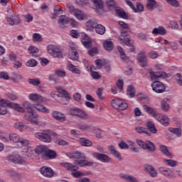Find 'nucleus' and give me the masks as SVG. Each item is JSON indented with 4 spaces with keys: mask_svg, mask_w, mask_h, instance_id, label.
Masks as SVG:
<instances>
[{
    "mask_svg": "<svg viewBox=\"0 0 182 182\" xmlns=\"http://www.w3.org/2000/svg\"><path fill=\"white\" fill-rule=\"evenodd\" d=\"M92 2L97 9H102L103 8V1L102 0H92Z\"/></svg>",
    "mask_w": 182,
    "mask_h": 182,
    "instance_id": "49530a36",
    "label": "nucleus"
},
{
    "mask_svg": "<svg viewBox=\"0 0 182 182\" xmlns=\"http://www.w3.org/2000/svg\"><path fill=\"white\" fill-rule=\"evenodd\" d=\"M115 12L119 18H122L123 19H127L129 18V16H127V14L123 10V9H115Z\"/></svg>",
    "mask_w": 182,
    "mask_h": 182,
    "instance_id": "473e14b6",
    "label": "nucleus"
},
{
    "mask_svg": "<svg viewBox=\"0 0 182 182\" xmlns=\"http://www.w3.org/2000/svg\"><path fill=\"white\" fill-rule=\"evenodd\" d=\"M170 26L171 29H178V23L176 21H170Z\"/></svg>",
    "mask_w": 182,
    "mask_h": 182,
    "instance_id": "774afa93",
    "label": "nucleus"
},
{
    "mask_svg": "<svg viewBox=\"0 0 182 182\" xmlns=\"http://www.w3.org/2000/svg\"><path fill=\"white\" fill-rule=\"evenodd\" d=\"M79 130H82V132H87V130H90L92 129V126L87 124H81L78 126Z\"/></svg>",
    "mask_w": 182,
    "mask_h": 182,
    "instance_id": "de8ad7c7",
    "label": "nucleus"
},
{
    "mask_svg": "<svg viewBox=\"0 0 182 182\" xmlns=\"http://www.w3.org/2000/svg\"><path fill=\"white\" fill-rule=\"evenodd\" d=\"M71 159H77L80 161H75V164H79L80 167H83V166H87L88 167H92L93 166V162H89L86 161V156L85 154L79 151L73 152L70 156Z\"/></svg>",
    "mask_w": 182,
    "mask_h": 182,
    "instance_id": "7ed1b4c3",
    "label": "nucleus"
},
{
    "mask_svg": "<svg viewBox=\"0 0 182 182\" xmlns=\"http://www.w3.org/2000/svg\"><path fill=\"white\" fill-rule=\"evenodd\" d=\"M121 178H123V180H125V181H129V182H139L137 178H136L134 176H129L126 174H120Z\"/></svg>",
    "mask_w": 182,
    "mask_h": 182,
    "instance_id": "7c9ffc66",
    "label": "nucleus"
},
{
    "mask_svg": "<svg viewBox=\"0 0 182 182\" xmlns=\"http://www.w3.org/2000/svg\"><path fill=\"white\" fill-rule=\"evenodd\" d=\"M143 11H144V6H143V4H141V3L140 2L136 3V9L135 7V9H134V12H135V14H137L139 12H143Z\"/></svg>",
    "mask_w": 182,
    "mask_h": 182,
    "instance_id": "8fccbe9b",
    "label": "nucleus"
},
{
    "mask_svg": "<svg viewBox=\"0 0 182 182\" xmlns=\"http://www.w3.org/2000/svg\"><path fill=\"white\" fill-rule=\"evenodd\" d=\"M127 94L129 97H134V95H136V90H134V87H133V85L128 86Z\"/></svg>",
    "mask_w": 182,
    "mask_h": 182,
    "instance_id": "4c0bfd02",
    "label": "nucleus"
},
{
    "mask_svg": "<svg viewBox=\"0 0 182 182\" xmlns=\"http://www.w3.org/2000/svg\"><path fill=\"white\" fill-rule=\"evenodd\" d=\"M70 114L71 116H77V117H80V119H87V114L85 112V111L82 110L80 108L73 107L70 109Z\"/></svg>",
    "mask_w": 182,
    "mask_h": 182,
    "instance_id": "0eeeda50",
    "label": "nucleus"
},
{
    "mask_svg": "<svg viewBox=\"0 0 182 182\" xmlns=\"http://www.w3.org/2000/svg\"><path fill=\"white\" fill-rule=\"evenodd\" d=\"M44 159H56V152H55L54 151H52L49 149L47 148V149H46V152L44 153Z\"/></svg>",
    "mask_w": 182,
    "mask_h": 182,
    "instance_id": "a878e982",
    "label": "nucleus"
},
{
    "mask_svg": "<svg viewBox=\"0 0 182 182\" xmlns=\"http://www.w3.org/2000/svg\"><path fill=\"white\" fill-rule=\"evenodd\" d=\"M79 143L84 147H92L93 146V142L86 138H80Z\"/></svg>",
    "mask_w": 182,
    "mask_h": 182,
    "instance_id": "393cba45",
    "label": "nucleus"
},
{
    "mask_svg": "<svg viewBox=\"0 0 182 182\" xmlns=\"http://www.w3.org/2000/svg\"><path fill=\"white\" fill-rule=\"evenodd\" d=\"M92 156L95 159L99 160V161H101L102 163H110V161L112 160L107 154H97L95 152L92 154Z\"/></svg>",
    "mask_w": 182,
    "mask_h": 182,
    "instance_id": "ddd939ff",
    "label": "nucleus"
},
{
    "mask_svg": "<svg viewBox=\"0 0 182 182\" xmlns=\"http://www.w3.org/2000/svg\"><path fill=\"white\" fill-rule=\"evenodd\" d=\"M168 130L171 133H173V134H176L178 137H181V128H169Z\"/></svg>",
    "mask_w": 182,
    "mask_h": 182,
    "instance_id": "a18cd8bd",
    "label": "nucleus"
},
{
    "mask_svg": "<svg viewBox=\"0 0 182 182\" xmlns=\"http://www.w3.org/2000/svg\"><path fill=\"white\" fill-rule=\"evenodd\" d=\"M23 106L26 109L28 113H31L29 115H25L23 119H25L27 122H30L35 124L36 126H43L45 122H43L42 118L38 115L36 113H33V105L28 101H26L23 102Z\"/></svg>",
    "mask_w": 182,
    "mask_h": 182,
    "instance_id": "f257e3e1",
    "label": "nucleus"
},
{
    "mask_svg": "<svg viewBox=\"0 0 182 182\" xmlns=\"http://www.w3.org/2000/svg\"><path fill=\"white\" fill-rule=\"evenodd\" d=\"M65 167H67L68 170H71V171H76L77 170V166L71 164H65Z\"/></svg>",
    "mask_w": 182,
    "mask_h": 182,
    "instance_id": "69168bd1",
    "label": "nucleus"
},
{
    "mask_svg": "<svg viewBox=\"0 0 182 182\" xmlns=\"http://www.w3.org/2000/svg\"><path fill=\"white\" fill-rule=\"evenodd\" d=\"M107 6L110 11H112L116 8V2L114 0H106Z\"/></svg>",
    "mask_w": 182,
    "mask_h": 182,
    "instance_id": "c03bdc74",
    "label": "nucleus"
},
{
    "mask_svg": "<svg viewBox=\"0 0 182 182\" xmlns=\"http://www.w3.org/2000/svg\"><path fill=\"white\" fill-rule=\"evenodd\" d=\"M42 36H41L38 33H35L33 34V42H42Z\"/></svg>",
    "mask_w": 182,
    "mask_h": 182,
    "instance_id": "5fc2aeb1",
    "label": "nucleus"
},
{
    "mask_svg": "<svg viewBox=\"0 0 182 182\" xmlns=\"http://www.w3.org/2000/svg\"><path fill=\"white\" fill-rule=\"evenodd\" d=\"M26 65L28 66V68H35V66L38 65V61L35 59H30L27 61Z\"/></svg>",
    "mask_w": 182,
    "mask_h": 182,
    "instance_id": "3c124183",
    "label": "nucleus"
},
{
    "mask_svg": "<svg viewBox=\"0 0 182 182\" xmlns=\"http://www.w3.org/2000/svg\"><path fill=\"white\" fill-rule=\"evenodd\" d=\"M135 132H136V133H139V134H141V133H144V134H147V136H151V134L146 129V128L143 127H140V126L136 127Z\"/></svg>",
    "mask_w": 182,
    "mask_h": 182,
    "instance_id": "e433bc0d",
    "label": "nucleus"
},
{
    "mask_svg": "<svg viewBox=\"0 0 182 182\" xmlns=\"http://www.w3.org/2000/svg\"><path fill=\"white\" fill-rule=\"evenodd\" d=\"M52 117L55 120H58V122H60V123H63V122H66V116H65V114L60 112L54 111L52 113Z\"/></svg>",
    "mask_w": 182,
    "mask_h": 182,
    "instance_id": "f3484780",
    "label": "nucleus"
},
{
    "mask_svg": "<svg viewBox=\"0 0 182 182\" xmlns=\"http://www.w3.org/2000/svg\"><path fill=\"white\" fill-rule=\"evenodd\" d=\"M68 68L73 73H75L76 75H80L81 73L80 70H79V68H76V67L73 64H68Z\"/></svg>",
    "mask_w": 182,
    "mask_h": 182,
    "instance_id": "79ce46f5",
    "label": "nucleus"
},
{
    "mask_svg": "<svg viewBox=\"0 0 182 182\" xmlns=\"http://www.w3.org/2000/svg\"><path fill=\"white\" fill-rule=\"evenodd\" d=\"M58 23L60 28H65L69 23V18L66 17V16H60L58 18Z\"/></svg>",
    "mask_w": 182,
    "mask_h": 182,
    "instance_id": "aec40b11",
    "label": "nucleus"
},
{
    "mask_svg": "<svg viewBox=\"0 0 182 182\" xmlns=\"http://www.w3.org/2000/svg\"><path fill=\"white\" fill-rule=\"evenodd\" d=\"M73 15H74L78 21H83L85 19V14L80 11V9H76Z\"/></svg>",
    "mask_w": 182,
    "mask_h": 182,
    "instance_id": "c756f323",
    "label": "nucleus"
},
{
    "mask_svg": "<svg viewBox=\"0 0 182 182\" xmlns=\"http://www.w3.org/2000/svg\"><path fill=\"white\" fill-rule=\"evenodd\" d=\"M159 150L160 151H161L163 154H165V156H166L169 159H171L173 157V154L170 153V151H168V149H167L166 145H160Z\"/></svg>",
    "mask_w": 182,
    "mask_h": 182,
    "instance_id": "c85d7f7f",
    "label": "nucleus"
},
{
    "mask_svg": "<svg viewBox=\"0 0 182 182\" xmlns=\"http://www.w3.org/2000/svg\"><path fill=\"white\" fill-rule=\"evenodd\" d=\"M128 37L129 32L124 30L121 31V34L119 36V41L121 45H126L127 46H130V42H132V41Z\"/></svg>",
    "mask_w": 182,
    "mask_h": 182,
    "instance_id": "1a4fd4ad",
    "label": "nucleus"
},
{
    "mask_svg": "<svg viewBox=\"0 0 182 182\" xmlns=\"http://www.w3.org/2000/svg\"><path fill=\"white\" fill-rule=\"evenodd\" d=\"M6 106L8 107H11V109H14V110H16L17 112H20V113H25V109L20 107L18 104H14L9 102V101L1 99L0 100V114H6V113H8Z\"/></svg>",
    "mask_w": 182,
    "mask_h": 182,
    "instance_id": "f03ea898",
    "label": "nucleus"
},
{
    "mask_svg": "<svg viewBox=\"0 0 182 182\" xmlns=\"http://www.w3.org/2000/svg\"><path fill=\"white\" fill-rule=\"evenodd\" d=\"M28 83L33 85V86H39L41 85V80L39 79H29Z\"/></svg>",
    "mask_w": 182,
    "mask_h": 182,
    "instance_id": "4d7b16f0",
    "label": "nucleus"
},
{
    "mask_svg": "<svg viewBox=\"0 0 182 182\" xmlns=\"http://www.w3.org/2000/svg\"><path fill=\"white\" fill-rule=\"evenodd\" d=\"M70 58L73 60H77V59L79 58V53H77V52H76V51H73L70 54Z\"/></svg>",
    "mask_w": 182,
    "mask_h": 182,
    "instance_id": "e2e57ef3",
    "label": "nucleus"
},
{
    "mask_svg": "<svg viewBox=\"0 0 182 182\" xmlns=\"http://www.w3.org/2000/svg\"><path fill=\"white\" fill-rule=\"evenodd\" d=\"M20 138L21 136L18 135V134L11 133L9 134V140L13 143H18V141H19Z\"/></svg>",
    "mask_w": 182,
    "mask_h": 182,
    "instance_id": "ea45409f",
    "label": "nucleus"
},
{
    "mask_svg": "<svg viewBox=\"0 0 182 182\" xmlns=\"http://www.w3.org/2000/svg\"><path fill=\"white\" fill-rule=\"evenodd\" d=\"M144 169L147 173H149V175L151 177H157V171L153 166L149 165V164H145L144 165Z\"/></svg>",
    "mask_w": 182,
    "mask_h": 182,
    "instance_id": "412c9836",
    "label": "nucleus"
},
{
    "mask_svg": "<svg viewBox=\"0 0 182 182\" xmlns=\"http://www.w3.org/2000/svg\"><path fill=\"white\" fill-rule=\"evenodd\" d=\"M7 160L11 161V163H14V164H25V163H26L25 159L19 155L9 154L7 156Z\"/></svg>",
    "mask_w": 182,
    "mask_h": 182,
    "instance_id": "9d476101",
    "label": "nucleus"
},
{
    "mask_svg": "<svg viewBox=\"0 0 182 182\" xmlns=\"http://www.w3.org/2000/svg\"><path fill=\"white\" fill-rule=\"evenodd\" d=\"M151 87L156 93H163V92H165L166 90V87L159 81L153 82L151 83Z\"/></svg>",
    "mask_w": 182,
    "mask_h": 182,
    "instance_id": "f8f14e48",
    "label": "nucleus"
},
{
    "mask_svg": "<svg viewBox=\"0 0 182 182\" xmlns=\"http://www.w3.org/2000/svg\"><path fill=\"white\" fill-rule=\"evenodd\" d=\"M144 149L148 150V151H150L151 153H154V151H156V145L150 141H146Z\"/></svg>",
    "mask_w": 182,
    "mask_h": 182,
    "instance_id": "5701e85b",
    "label": "nucleus"
},
{
    "mask_svg": "<svg viewBox=\"0 0 182 182\" xmlns=\"http://www.w3.org/2000/svg\"><path fill=\"white\" fill-rule=\"evenodd\" d=\"M146 127H147L148 130H149V132H151V133H154V134L157 133V129H156L154 124H153L151 122H147Z\"/></svg>",
    "mask_w": 182,
    "mask_h": 182,
    "instance_id": "37998d69",
    "label": "nucleus"
},
{
    "mask_svg": "<svg viewBox=\"0 0 182 182\" xmlns=\"http://www.w3.org/2000/svg\"><path fill=\"white\" fill-rule=\"evenodd\" d=\"M150 77L151 80H157V79L161 77V74L160 73H154V71H150Z\"/></svg>",
    "mask_w": 182,
    "mask_h": 182,
    "instance_id": "09e8293b",
    "label": "nucleus"
},
{
    "mask_svg": "<svg viewBox=\"0 0 182 182\" xmlns=\"http://www.w3.org/2000/svg\"><path fill=\"white\" fill-rule=\"evenodd\" d=\"M7 174L11 177L13 180H21V174L15 171H7Z\"/></svg>",
    "mask_w": 182,
    "mask_h": 182,
    "instance_id": "f704fd0d",
    "label": "nucleus"
},
{
    "mask_svg": "<svg viewBox=\"0 0 182 182\" xmlns=\"http://www.w3.org/2000/svg\"><path fill=\"white\" fill-rule=\"evenodd\" d=\"M18 146H20V147H24L25 149L28 148L29 146V141L26 139L21 138L18 139V141L17 142Z\"/></svg>",
    "mask_w": 182,
    "mask_h": 182,
    "instance_id": "c9c22d12",
    "label": "nucleus"
},
{
    "mask_svg": "<svg viewBox=\"0 0 182 182\" xmlns=\"http://www.w3.org/2000/svg\"><path fill=\"white\" fill-rule=\"evenodd\" d=\"M95 31L96 33H98V35H105L106 32V27H105L102 24H97V26L95 28Z\"/></svg>",
    "mask_w": 182,
    "mask_h": 182,
    "instance_id": "2f4dec72",
    "label": "nucleus"
},
{
    "mask_svg": "<svg viewBox=\"0 0 182 182\" xmlns=\"http://www.w3.org/2000/svg\"><path fill=\"white\" fill-rule=\"evenodd\" d=\"M161 109L164 110V112H168V109H170V105H168V103L163 100L161 102Z\"/></svg>",
    "mask_w": 182,
    "mask_h": 182,
    "instance_id": "6e6d98bb",
    "label": "nucleus"
},
{
    "mask_svg": "<svg viewBox=\"0 0 182 182\" xmlns=\"http://www.w3.org/2000/svg\"><path fill=\"white\" fill-rule=\"evenodd\" d=\"M153 35H166L167 33V30H166V28L163 26H159V28H155L152 31Z\"/></svg>",
    "mask_w": 182,
    "mask_h": 182,
    "instance_id": "b1692460",
    "label": "nucleus"
},
{
    "mask_svg": "<svg viewBox=\"0 0 182 182\" xmlns=\"http://www.w3.org/2000/svg\"><path fill=\"white\" fill-rule=\"evenodd\" d=\"M57 143L58 144H59V146H68V144H69V143L66 140L62 139H58Z\"/></svg>",
    "mask_w": 182,
    "mask_h": 182,
    "instance_id": "338daca9",
    "label": "nucleus"
},
{
    "mask_svg": "<svg viewBox=\"0 0 182 182\" xmlns=\"http://www.w3.org/2000/svg\"><path fill=\"white\" fill-rule=\"evenodd\" d=\"M34 137L44 143H50L52 141V132L47 130L43 132H36L34 134Z\"/></svg>",
    "mask_w": 182,
    "mask_h": 182,
    "instance_id": "39448f33",
    "label": "nucleus"
},
{
    "mask_svg": "<svg viewBox=\"0 0 182 182\" xmlns=\"http://www.w3.org/2000/svg\"><path fill=\"white\" fill-rule=\"evenodd\" d=\"M28 100L37 103H42L43 102V97L38 93H31L28 95Z\"/></svg>",
    "mask_w": 182,
    "mask_h": 182,
    "instance_id": "6ab92c4d",
    "label": "nucleus"
},
{
    "mask_svg": "<svg viewBox=\"0 0 182 182\" xmlns=\"http://www.w3.org/2000/svg\"><path fill=\"white\" fill-rule=\"evenodd\" d=\"M164 163H166L169 167H176L177 166V161L171 159H165L164 160Z\"/></svg>",
    "mask_w": 182,
    "mask_h": 182,
    "instance_id": "864d4df0",
    "label": "nucleus"
},
{
    "mask_svg": "<svg viewBox=\"0 0 182 182\" xmlns=\"http://www.w3.org/2000/svg\"><path fill=\"white\" fill-rule=\"evenodd\" d=\"M75 4L80 6H86V4H88L87 0H75Z\"/></svg>",
    "mask_w": 182,
    "mask_h": 182,
    "instance_id": "052dcab7",
    "label": "nucleus"
},
{
    "mask_svg": "<svg viewBox=\"0 0 182 182\" xmlns=\"http://www.w3.org/2000/svg\"><path fill=\"white\" fill-rule=\"evenodd\" d=\"M81 38H82L81 42L82 45L85 46V48H92V40L90 39L89 36H87V34L82 33L81 34Z\"/></svg>",
    "mask_w": 182,
    "mask_h": 182,
    "instance_id": "4468645a",
    "label": "nucleus"
},
{
    "mask_svg": "<svg viewBox=\"0 0 182 182\" xmlns=\"http://www.w3.org/2000/svg\"><path fill=\"white\" fill-rule=\"evenodd\" d=\"M155 119L158 120V122H160L163 126L167 127L170 124V119L166 115L158 114Z\"/></svg>",
    "mask_w": 182,
    "mask_h": 182,
    "instance_id": "a211bd4d",
    "label": "nucleus"
},
{
    "mask_svg": "<svg viewBox=\"0 0 182 182\" xmlns=\"http://www.w3.org/2000/svg\"><path fill=\"white\" fill-rule=\"evenodd\" d=\"M99 24V22H97V20L95 18H92L88 20L85 23V26L88 31H90L91 32H93V31L95 29V28Z\"/></svg>",
    "mask_w": 182,
    "mask_h": 182,
    "instance_id": "dca6fc26",
    "label": "nucleus"
},
{
    "mask_svg": "<svg viewBox=\"0 0 182 182\" xmlns=\"http://www.w3.org/2000/svg\"><path fill=\"white\" fill-rule=\"evenodd\" d=\"M158 171H159L164 177H166V178H171V177L174 176V171L170 168L161 166L159 168Z\"/></svg>",
    "mask_w": 182,
    "mask_h": 182,
    "instance_id": "9b49d317",
    "label": "nucleus"
},
{
    "mask_svg": "<svg viewBox=\"0 0 182 182\" xmlns=\"http://www.w3.org/2000/svg\"><path fill=\"white\" fill-rule=\"evenodd\" d=\"M98 52L99 50H97V48L94 47L88 50V55H90V56H95Z\"/></svg>",
    "mask_w": 182,
    "mask_h": 182,
    "instance_id": "bf43d9fd",
    "label": "nucleus"
},
{
    "mask_svg": "<svg viewBox=\"0 0 182 182\" xmlns=\"http://www.w3.org/2000/svg\"><path fill=\"white\" fill-rule=\"evenodd\" d=\"M14 129L22 130L25 127L23 122H16L14 125Z\"/></svg>",
    "mask_w": 182,
    "mask_h": 182,
    "instance_id": "680f3d73",
    "label": "nucleus"
},
{
    "mask_svg": "<svg viewBox=\"0 0 182 182\" xmlns=\"http://www.w3.org/2000/svg\"><path fill=\"white\" fill-rule=\"evenodd\" d=\"M47 50L49 55L53 58H58L59 59L63 58L62 50L58 46L50 44L47 46Z\"/></svg>",
    "mask_w": 182,
    "mask_h": 182,
    "instance_id": "20e7f679",
    "label": "nucleus"
},
{
    "mask_svg": "<svg viewBox=\"0 0 182 182\" xmlns=\"http://www.w3.org/2000/svg\"><path fill=\"white\" fill-rule=\"evenodd\" d=\"M63 14V11L59 6L54 8V15L55 16H58V15H62Z\"/></svg>",
    "mask_w": 182,
    "mask_h": 182,
    "instance_id": "13d9d810",
    "label": "nucleus"
},
{
    "mask_svg": "<svg viewBox=\"0 0 182 182\" xmlns=\"http://www.w3.org/2000/svg\"><path fill=\"white\" fill-rule=\"evenodd\" d=\"M70 36H72L73 38H75L76 39H77V38H80V34L79 33V31H76V30H71L70 31Z\"/></svg>",
    "mask_w": 182,
    "mask_h": 182,
    "instance_id": "0e129e2a",
    "label": "nucleus"
},
{
    "mask_svg": "<svg viewBox=\"0 0 182 182\" xmlns=\"http://www.w3.org/2000/svg\"><path fill=\"white\" fill-rule=\"evenodd\" d=\"M156 5H157V3L154 0H148L146 3V9L149 11H153Z\"/></svg>",
    "mask_w": 182,
    "mask_h": 182,
    "instance_id": "a19ab883",
    "label": "nucleus"
},
{
    "mask_svg": "<svg viewBox=\"0 0 182 182\" xmlns=\"http://www.w3.org/2000/svg\"><path fill=\"white\" fill-rule=\"evenodd\" d=\"M109 150L111 153V154H113L114 157H117V159H119V160H122V154L117 151H116V148L113 146H109Z\"/></svg>",
    "mask_w": 182,
    "mask_h": 182,
    "instance_id": "72a5a7b5",
    "label": "nucleus"
},
{
    "mask_svg": "<svg viewBox=\"0 0 182 182\" xmlns=\"http://www.w3.org/2000/svg\"><path fill=\"white\" fill-rule=\"evenodd\" d=\"M41 173L44 176V177H48V178H50V177H53L55 173L53 172V170L47 166H43L41 168Z\"/></svg>",
    "mask_w": 182,
    "mask_h": 182,
    "instance_id": "2eb2a0df",
    "label": "nucleus"
},
{
    "mask_svg": "<svg viewBox=\"0 0 182 182\" xmlns=\"http://www.w3.org/2000/svg\"><path fill=\"white\" fill-rule=\"evenodd\" d=\"M47 149L48 148L43 145L38 146L35 149V153H36V154H42V153L45 154Z\"/></svg>",
    "mask_w": 182,
    "mask_h": 182,
    "instance_id": "58836bf2",
    "label": "nucleus"
},
{
    "mask_svg": "<svg viewBox=\"0 0 182 182\" xmlns=\"http://www.w3.org/2000/svg\"><path fill=\"white\" fill-rule=\"evenodd\" d=\"M136 60L137 63L141 66V68H144L147 66L148 60H147V55L146 53L143 51H140L136 55Z\"/></svg>",
    "mask_w": 182,
    "mask_h": 182,
    "instance_id": "6e6552de",
    "label": "nucleus"
},
{
    "mask_svg": "<svg viewBox=\"0 0 182 182\" xmlns=\"http://www.w3.org/2000/svg\"><path fill=\"white\" fill-rule=\"evenodd\" d=\"M111 104L112 107L114 109H116L117 110H126L127 107H129V105L126 102H124L123 100H120L119 98H115L111 101Z\"/></svg>",
    "mask_w": 182,
    "mask_h": 182,
    "instance_id": "423d86ee",
    "label": "nucleus"
},
{
    "mask_svg": "<svg viewBox=\"0 0 182 182\" xmlns=\"http://www.w3.org/2000/svg\"><path fill=\"white\" fill-rule=\"evenodd\" d=\"M142 107L144 109V110H145V112H146V113H148V114H150L151 116H153V117H157V114H159L156 112V109H154V108L147 106L146 105H143Z\"/></svg>",
    "mask_w": 182,
    "mask_h": 182,
    "instance_id": "4be33fe9",
    "label": "nucleus"
},
{
    "mask_svg": "<svg viewBox=\"0 0 182 182\" xmlns=\"http://www.w3.org/2000/svg\"><path fill=\"white\" fill-rule=\"evenodd\" d=\"M104 49L105 50H113L114 46L113 44V41L111 40H105L103 43Z\"/></svg>",
    "mask_w": 182,
    "mask_h": 182,
    "instance_id": "bb28decb",
    "label": "nucleus"
},
{
    "mask_svg": "<svg viewBox=\"0 0 182 182\" xmlns=\"http://www.w3.org/2000/svg\"><path fill=\"white\" fill-rule=\"evenodd\" d=\"M33 107L38 110V112H42V113H49V109L46 108L45 106L39 104L33 105Z\"/></svg>",
    "mask_w": 182,
    "mask_h": 182,
    "instance_id": "cd10ccee",
    "label": "nucleus"
},
{
    "mask_svg": "<svg viewBox=\"0 0 182 182\" xmlns=\"http://www.w3.org/2000/svg\"><path fill=\"white\" fill-rule=\"evenodd\" d=\"M28 53L30 55H32V56H36V55H35V53H38V50L36 47H33V46H31L28 48Z\"/></svg>",
    "mask_w": 182,
    "mask_h": 182,
    "instance_id": "603ef678",
    "label": "nucleus"
}]
</instances>
